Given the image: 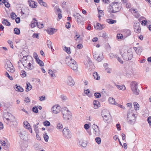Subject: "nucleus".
I'll return each mask as SVG.
<instances>
[{
  "mask_svg": "<svg viewBox=\"0 0 151 151\" xmlns=\"http://www.w3.org/2000/svg\"><path fill=\"white\" fill-rule=\"evenodd\" d=\"M32 58L29 56H23L22 59V63L27 70H31L33 69L34 66L32 64Z\"/></svg>",
  "mask_w": 151,
  "mask_h": 151,
  "instance_id": "1",
  "label": "nucleus"
},
{
  "mask_svg": "<svg viewBox=\"0 0 151 151\" xmlns=\"http://www.w3.org/2000/svg\"><path fill=\"white\" fill-rule=\"evenodd\" d=\"M4 122L8 124H10L11 127H13L17 124V122L14 116L9 113H5L3 116Z\"/></svg>",
  "mask_w": 151,
  "mask_h": 151,
  "instance_id": "2",
  "label": "nucleus"
},
{
  "mask_svg": "<svg viewBox=\"0 0 151 151\" xmlns=\"http://www.w3.org/2000/svg\"><path fill=\"white\" fill-rule=\"evenodd\" d=\"M133 111L129 110L127 114V120L128 123L130 124H133L135 122L136 117Z\"/></svg>",
  "mask_w": 151,
  "mask_h": 151,
  "instance_id": "3",
  "label": "nucleus"
},
{
  "mask_svg": "<svg viewBox=\"0 0 151 151\" xmlns=\"http://www.w3.org/2000/svg\"><path fill=\"white\" fill-rule=\"evenodd\" d=\"M68 62L67 64L71 69L75 71H78V65L76 61L71 58H69L67 57V62Z\"/></svg>",
  "mask_w": 151,
  "mask_h": 151,
  "instance_id": "4",
  "label": "nucleus"
},
{
  "mask_svg": "<svg viewBox=\"0 0 151 151\" xmlns=\"http://www.w3.org/2000/svg\"><path fill=\"white\" fill-rule=\"evenodd\" d=\"M101 115L104 120L107 123H110L111 121V119L109 113L107 110H103L101 113Z\"/></svg>",
  "mask_w": 151,
  "mask_h": 151,
  "instance_id": "5",
  "label": "nucleus"
},
{
  "mask_svg": "<svg viewBox=\"0 0 151 151\" xmlns=\"http://www.w3.org/2000/svg\"><path fill=\"white\" fill-rule=\"evenodd\" d=\"M130 86L133 94L136 95H138L140 91L138 88L137 83L135 81H132L130 83Z\"/></svg>",
  "mask_w": 151,
  "mask_h": 151,
  "instance_id": "6",
  "label": "nucleus"
},
{
  "mask_svg": "<svg viewBox=\"0 0 151 151\" xmlns=\"http://www.w3.org/2000/svg\"><path fill=\"white\" fill-rule=\"evenodd\" d=\"M121 4L118 3L117 2H114L111 4V9L112 10H111V13H115L118 12L121 8Z\"/></svg>",
  "mask_w": 151,
  "mask_h": 151,
  "instance_id": "7",
  "label": "nucleus"
},
{
  "mask_svg": "<svg viewBox=\"0 0 151 151\" xmlns=\"http://www.w3.org/2000/svg\"><path fill=\"white\" fill-rule=\"evenodd\" d=\"M120 53L124 59L126 60H131L133 57V53L130 50H128L127 52H124L122 54L121 52Z\"/></svg>",
  "mask_w": 151,
  "mask_h": 151,
  "instance_id": "8",
  "label": "nucleus"
},
{
  "mask_svg": "<svg viewBox=\"0 0 151 151\" xmlns=\"http://www.w3.org/2000/svg\"><path fill=\"white\" fill-rule=\"evenodd\" d=\"M4 67L7 70L11 73L15 71V69L9 60H7L6 61Z\"/></svg>",
  "mask_w": 151,
  "mask_h": 151,
  "instance_id": "9",
  "label": "nucleus"
},
{
  "mask_svg": "<svg viewBox=\"0 0 151 151\" xmlns=\"http://www.w3.org/2000/svg\"><path fill=\"white\" fill-rule=\"evenodd\" d=\"M61 108L59 105L56 104L54 105L51 108L52 111L55 114H58L60 112Z\"/></svg>",
  "mask_w": 151,
  "mask_h": 151,
  "instance_id": "10",
  "label": "nucleus"
},
{
  "mask_svg": "<svg viewBox=\"0 0 151 151\" xmlns=\"http://www.w3.org/2000/svg\"><path fill=\"white\" fill-rule=\"evenodd\" d=\"M67 83L68 85L71 86H73L75 83L74 81L71 76H69L68 77Z\"/></svg>",
  "mask_w": 151,
  "mask_h": 151,
  "instance_id": "11",
  "label": "nucleus"
},
{
  "mask_svg": "<svg viewBox=\"0 0 151 151\" xmlns=\"http://www.w3.org/2000/svg\"><path fill=\"white\" fill-rule=\"evenodd\" d=\"M17 132L18 134L21 139L23 140L25 139V137L26 136L25 135L26 134V132L18 130L17 131Z\"/></svg>",
  "mask_w": 151,
  "mask_h": 151,
  "instance_id": "12",
  "label": "nucleus"
},
{
  "mask_svg": "<svg viewBox=\"0 0 151 151\" xmlns=\"http://www.w3.org/2000/svg\"><path fill=\"white\" fill-rule=\"evenodd\" d=\"M73 16L75 17V19L78 23L82 21V18L79 14L77 13L75 14H74Z\"/></svg>",
  "mask_w": 151,
  "mask_h": 151,
  "instance_id": "13",
  "label": "nucleus"
},
{
  "mask_svg": "<svg viewBox=\"0 0 151 151\" xmlns=\"http://www.w3.org/2000/svg\"><path fill=\"white\" fill-rule=\"evenodd\" d=\"M72 119V112L68 110H67V120L71 121Z\"/></svg>",
  "mask_w": 151,
  "mask_h": 151,
  "instance_id": "14",
  "label": "nucleus"
},
{
  "mask_svg": "<svg viewBox=\"0 0 151 151\" xmlns=\"http://www.w3.org/2000/svg\"><path fill=\"white\" fill-rule=\"evenodd\" d=\"M29 6L32 8H36L37 6V3L34 1H29Z\"/></svg>",
  "mask_w": 151,
  "mask_h": 151,
  "instance_id": "15",
  "label": "nucleus"
},
{
  "mask_svg": "<svg viewBox=\"0 0 151 151\" xmlns=\"http://www.w3.org/2000/svg\"><path fill=\"white\" fill-rule=\"evenodd\" d=\"M56 31L57 30L56 29L51 28H48L47 30V33L50 35L53 34L54 33L56 32Z\"/></svg>",
  "mask_w": 151,
  "mask_h": 151,
  "instance_id": "16",
  "label": "nucleus"
},
{
  "mask_svg": "<svg viewBox=\"0 0 151 151\" xmlns=\"http://www.w3.org/2000/svg\"><path fill=\"white\" fill-rule=\"evenodd\" d=\"M109 101L110 104H114L115 105H118L119 104L115 102V99L112 97L109 98Z\"/></svg>",
  "mask_w": 151,
  "mask_h": 151,
  "instance_id": "17",
  "label": "nucleus"
},
{
  "mask_svg": "<svg viewBox=\"0 0 151 151\" xmlns=\"http://www.w3.org/2000/svg\"><path fill=\"white\" fill-rule=\"evenodd\" d=\"M123 32L124 35V36L125 37L130 35L131 34V32L129 29H124Z\"/></svg>",
  "mask_w": 151,
  "mask_h": 151,
  "instance_id": "18",
  "label": "nucleus"
},
{
  "mask_svg": "<svg viewBox=\"0 0 151 151\" xmlns=\"http://www.w3.org/2000/svg\"><path fill=\"white\" fill-rule=\"evenodd\" d=\"M38 23L36 19L35 18H34L32 21L31 22V27L32 28H34L36 27V26H37Z\"/></svg>",
  "mask_w": 151,
  "mask_h": 151,
  "instance_id": "19",
  "label": "nucleus"
},
{
  "mask_svg": "<svg viewBox=\"0 0 151 151\" xmlns=\"http://www.w3.org/2000/svg\"><path fill=\"white\" fill-rule=\"evenodd\" d=\"M26 92H28L32 89V86L30 83L28 82H26Z\"/></svg>",
  "mask_w": 151,
  "mask_h": 151,
  "instance_id": "20",
  "label": "nucleus"
},
{
  "mask_svg": "<svg viewBox=\"0 0 151 151\" xmlns=\"http://www.w3.org/2000/svg\"><path fill=\"white\" fill-rule=\"evenodd\" d=\"M36 60L37 63H38L40 66H42L44 65L43 62L41 60H40L38 57H36Z\"/></svg>",
  "mask_w": 151,
  "mask_h": 151,
  "instance_id": "21",
  "label": "nucleus"
},
{
  "mask_svg": "<svg viewBox=\"0 0 151 151\" xmlns=\"http://www.w3.org/2000/svg\"><path fill=\"white\" fill-rule=\"evenodd\" d=\"M55 70H54L53 71L51 70H48V73L53 78H54L55 77Z\"/></svg>",
  "mask_w": 151,
  "mask_h": 151,
  "instance_id": "22",
  "label": "nucleus"
},
{
  "mask_svg": "<svg viewBox=\"0 0 151 151\" xmlns=\"http://www.w3.org/2000/svg\"><path fill=\"white\" fill-rule=\"evenodd\" d=\"M65 108V107L63 108L61 110L62 115L64 119H65L66 116V110Z\"/></svg>",
  "mask_w": 151,
  "mask_h": 151,
  "instance_id": "23",
  "label": "nucleus"
},
{
  "mask_svg": "<svg viewBox=\"0 0 151 151\" xmlns=\"http://www.w3.org/2000/svg\"><path fill=\"white\" fill-rule=\"evenodd\" d=\"M117 88L120 90L124 91L126 89V87L124 85H116Z\"/></svg>",
  "mask_w": 151,
  "mask_h": 151,
  "instance_id": "24",
  "label": "nucleus"
},
{
  "mask_svg": "<svg viewBox=\"0 0 151 151\" xmlns=\"http://www.w3.org/2000/svg\"><path fill=\"white\" fill-rule=\"evenodd\" d=\"M99 102L98 101L95 100L93 102V104L94 105V107L95 109L98 108V107H99Z\"/></svg>",
  "mask_w": 151,
  "mask_h": 151,
  "instance_id": "25",
  "label": "nucleus"
},
{
  "mask_svg": "<svg viewBox=\"0 0 151 151\" xmlns=\"http://www.w3.org/2000/svg\"><path fill=\"white\" fill-rule=\"evenodd\" d=\"M134 48L137 54L139 55H140L142 52V49L139 47H134Z\"/></svg>",
  "mask_w": 151,
  "mask_h": 151,
  "instance_id": "26",
  "label": "nucleus"
},
{
  "mask_svg": "<svg viewBox=\"0 0 151 151\" xmlns=\"http://www.w3.org/2000/svg\"><path fill=\"white\" fill-rule=\"evenodd\" d=\"M94 78L96 80H99L100 79V77L98 73L96 72H94L93 74Z\"/></svg>",
  "mask_w": 151,
  "mask_h": 151,
  "instance_id": "27",
  "label": "nucleus"
},
{
  "mask_svg": "<svg viewBox=\"0 0 151 151\" xmlns=\"http://www.w3.org/2000/svg\"><path fill=\"white\" fill-rule=\"evenodd\" d=\"M94 27L96 29L98 30H101L102 29V27H101V24L99 23H96V24L94 25Z\"/></svg>",
  "mask_w": 151,
  "mask_h": 151,
  "instance_id": "28",
  "label": "nucleus"
},
{
  "mask_svg": "<svg viewBox=\"0 0 151 151\" xmlns=\"http://www.w3.org/2000/svg\"><path fill=\"white\" fill-rule=\"evenodd\" d=\"M61 11L59 8H58L57 10V14H58V17L59 19H61L62 17V15L61 14Z\"/></svg>",
  "mask_w": 151,
  "mask_h": 151,
  "instance_id": "29",
  "label": "nucleus"
},
{
  "mask_svg": "<svg viewBox=\"0 0 151 151\" xmlns=\"http://www.w3.org/2000/svg\"><path fill=\"white\" fill-rule=\"evenodd\" d=\"M24 127L27 129H29L30 127L29 123L27 121H25L23 122Z\"/></svg>",
  "mask_w": 151,
  "mask_h": 151,
  "instance_id": "30",
  "label": "nucleus"
},
{
  "mask_svg": "<svg viewBox=\"0 0 151 151\" xmlns=\"http://www.w3.org/2000/svg\"><path fill=\"white\" fill-rule=\"evenodd\" d=\"M72 137L71 133L69 130L67 129V138L70 139Z\"/></svg>",
  "mask_w": 151,
  "mask_h": 151,
  "instance_id": "31",
  "label": "nucleus"
},
{
  "mask_svg": "<svg viewBox=\"0 0 151 151\" xmlns=\"http://www.w3.org/2000/svg\"><path fill=\"white\" fill-rule=\"evenodd\" d=\"M78 143L80 145H81L83 147H86V143L85 142H83L82 140H81V141H79L78 142Z\"/></svg>",
  "mask_w": 151,
  "mask_h": 151,
  "instance_id": "32",
  "label": "nucleus"
},
{
  "mask_svg": "<svg viewBox=\"0 0 151 151\" xmlns=\"http://www.w3.org/2000/svg\"><path fill=\"white\" fill-rule=\"evenodd\" d=\"M15 87V90L17 91H19L21 92H22L24 90L23 88L19 86H17L16 85Z\"/></svg>",
  "mask_w": 151,
  "mask_h": 151,
  "instance_id": "33",
  "label": "nucleus"
},
{
  "mask_svg": "<svg viewBox=\"0 0 151 151\" xmlns=\"http://www.w3.org/2000/svg\"><path fill=\"white\" fill-rule=\"evenodd\" d=\"M2 23L4 25L8 26H10L11 25L10 23L6 19H4Z\"/></svg>",
  "mask_w": 151,
  "mask_h": 151,
  "instance_id": "34",
  "label": "nucleus"
},
{
  "mask_svg": "<svg viewBox=\"0 0 151 151\" xmlns=\"http://www.w3.org/2000/svg\"><path fill=\"white\" fill-rule=\"evenodd\" d=\"M134 31L137 33H139L141 31V28L140 27H134Z\"/></svg>",
  "mask_w": 151,
  "mask_h": 151,
  "instance_id": "35",
  "label": "nucleus"
},
{
  "mask_svg": "<svg viewBox=\"0 0 151 151\" xmlns=\"http://www.w3.org/2000/svg\"><path fill=\"white\" fill-rule=\"evenodd\" d=\"M47 44L48 47L49 48H51L52 50H54V49H52L53 48L52 45V43L50 41L48 40L47 41Z\"/></svg>",
  "mask_w": 151,
  "mask_h": 151,
  "instance_id": "36",
  "label": "nucleus"
},
{
  "mask_svg": "<svg viewBox=\"0 0 151 151\" xmlns=\"http://www.w3.org/2000/svg\"><path fill=\"white\" fill-rule=\"evenodd\" d=\"M134 109L135 110H137L139 109V105L136 102H134Z\"/></svg>",
  "mask_w": 151,
  "mask_h": 151,
  "instance_id": "37",
  "label": "nucleus"
},
{
  "mask_svg": "<svg viewBox=\"0 0 151 151\" xmlns=\"http://www.w3.org/2000/svg\"><path fill=\"white\" fill-rule=\"evenodd\" d=\"M3 4H4L5 6L7 7H9L10 6V4L7 1H3Z\"/></svg>",
  "mask_w": 151,
  "mask_h": 151,
  "instance_id": "38",
  "label": "nucleus"
},
{
  "mask_svg": "<svg viewBox=\"0 0 151 151\" xmlns=\"http://www.w3.org/2000/svg\"><path fill=\"white\" fill-rule=\"evenodd\" d=\"M109 55L111 58H116L117 57V55L116 54H114V53H110L109 54Z\"/></svg>",
  "mask_w": 151,
  "mask_h": 151,
  "instance_id": "39",
  "label": "nucleus"
},
{
  "mask_svg": "<svg viewBox=\"0 0 151 151\" xmlns=\"http://www.w3.org/2000/svg\"><path fill=\"white\" fill-rule=\"evenodd\" d=\"M14 33L17 35H19L20 33L19 29L17 28H15L14 29Z\"/></svg>",
  "mask_w": 151,
  "mask_h": 151,
  "instance_id": "40",
  "label": "nucleus"
},
{
  "mask_svg": "<svg viewBox=\"0 0 151 151\" xmlns=\"http://www.w3.org/2000/svg\"><path fill=\"white\" fill-rule=\"evenodd\" d=\"M39 3L41 5L45 7H47V4L45 2H44L43 1H39Z\"/></svg>",
  "mask_w": 151,
  "mask_h": 151,
  "instance_id": "41",
  "label": "nucleus"
},
{
  "mask_svg": "<svg viewBox=\"0 0 151 151\" xmlns=\"http://www.w3.org/2000/svg\"><path fill=\"white\" fill-rule=\"evenodd\" d=\"M21 76L22 77L24 78L26 76V73L24 70H22L21 71L20 74Z\"/></svg>",
  "mask_w": 151,
  "mask_h": 151,
  "instance_id": "42",
  "label": "nucleus"
},
{
  "mask_svg": "<svg viewBox=\"0 0 151 151\" xmlns=\"http://www.w3.org/2000/svg\"><path fill=\"white\" fill-rule=\"evenodd\" d=\"M94 134H99L100 131L99 128V127L96 128L95 129H93Z\"/></svg>",
  "mask_w": 151,
  "mask_h": 151,
  "instance_id": "43",
  "label": "nucleus"
},
{
  "mask_svg": "<svg viewBox=\"0 0 151 151\" xmlns=\"http://www.w3.org/2000/svg\"><path fill=\"white\" fill-rule=\"evenodd\" d=\"M99 55L97 51H94L93 52V55L95 59L97 58V57H98Z\"/></svg>",
  "mask_w": 151,
  "mask_h": 151,
  "instance_id": "44",
  "label": "nucleus"
},
{
  "mask_svg": "<svg viewBox=\"0 0 151 151\" xmlns=\"http://www.w3.org/2000/svg\"><path fill=\"white\" fill-rule=\"evenodd\" d=\"M103 55L101 54V56H99V58H97L95 59L98 62H100L103 59Z\"/></svg>",
  "mask_w": 151,
  "mask_h": 151,
  "instance_id": "45",
  "label": "nucleus"
},
{
  "mask_svg": "<svg viewBox=\"0 0 151 151\" xmlns=\"http://www.w3.org/2000/svg\"><path fill=\"white\" fill-rule=\"evenodd\" d=\"M94 95L95 97L97 98H100L101 96V93L99 92H96L95 93Z\"/></svg>",
  "mask_w": 151,
  "mask_h": 151,
  "instance_id": "46",
  "label": "nucleus"
},
{
  "mask_svg": "<svg viewBox=\"0 0 151 151\" xmlns=\"http://www.w3.org/2000/svg\"><path fill=\"white\" fill-rule=\"evenodd\" d=\"M33 127L34 130H35L36 133H38L39 130L38 127L37 126V125H36V124H34L33 126Z\"/></svg>",
  "mask_w": 151,
  "mask_h": 151,
  "instance_id": "47",
  "label": "nucleus"
},
{
  "mask_svg": "<svg viewBox=\"0 0 151 151\" xmlns=\"http://www.w3.org/2000/svg\"><path fill=\"white\" fill-rule=\"evenodd\" d=\"M107 22L110 24H113L114 22H116V21L115 20H113L112 19H109L107 20Z\"/></svg>",
  "mask_w": 151,
  "mask_h": 151,
  "instance_id": "48",
  "label": "nucleus"
},
{
  "mask_svg": "<svg viewBox=\"0 0 151 151\" xmlns=\"http://www.w3.org/2000/svg\"><path fill=\"white\" fill-rule=\"evenodd\" d=\"M43 124L45 126H48L50 125V122L48 121H45L43 122Z\"/></svg>",
  "mask_w": 151,
  "mask_h": 151,
  "instance_id": "49",
  "label": "nucleus"
},
{
  "mask_svg": "<svg viewBox=\"0 0 151 151\" xmlns=\"http://www.w3.org/2000/svg\"><path fill=\"white\" fill-rule=\"evenodd\" d=\"M44 138L46 142H47L48 141L49 137L47 134H45L44 135Z\"/></svg>",
  "mask_w": 151,
  "mask_h": 151,
  "instance_id": "50",
  "label": "nucleus"
},
{
  "mask_svg": "<svg viewBox=\"0 0 151 151\" xmlns=\"http://www.w3.org/2000/svg\"><path fill=\"white\" fill-rule=\"evenodd\" d=\"M95 140L96 142L99 144H100L101 143V139L99 137H97L96 138Z\"/></svg>",
  "mask_w": 151,
  "mask_h": 151,
  "instance_id": "51",
  "label": "nucleus"
},
{
  "mask_svg": "<svg viewBox=\"0 0 151 151\" xmlns=\"http://www.w3.org/2000/svg\"><path fill=\"white\" fill-rule=\"evenodd\" d=\"M33 38H36L37 39H39V34L38 33H34L32 36Z\"/></svg>",
  "mask_w": 151,
  "mask_h": 151,
  "instance_id": "52",
  "label": "nucleus"
},
{
  "mask_svg": "<svg viewBox=\"0 0 151 151\" xmlns=\"http://www.w3.org/2000/svg\"><path fill=\"white\" fill-rule=\"evenodd\" d=\"M4 146V149L6 150H7L10 147V144L9 143H7L6 145H5V146Z\"/></svg>",
  "mask_w": 151,
  "mask_h": 151,
  "instance_id": "53",
  "label": "nucleus"
},
{
  "mask_svg": "<svg viewBox=\"0 0 151 151\" xmlns=\"http://www.w3.org/2000/svg\"><path fill=\"white\" fill-rule=\"evenodd\" d=\"M5 76H6L8 77L10 80H12L13 78L11 76H10L8 73H6L5 74Z\"/></svg>",
  "mask_w": 151,
  "mask_h": 151,
  "instance_id": "54",
  "label": "nucleus"
},
{
  "mask_svg": "<svg viewBox=\"0 0 151 151\" xmlns=\"http://www.w3.org/2000/svg\"><path fill=\"white\" fill-rule=\"evenodd\" d=\"M32 111L35 113H38V110L36 106L32 108Z\"/></svg>",
  "mask_w": 151,
  "mask_h": 151,
  "instance_id": "55",
  "label": "nucleus"
},
{
  "mask_svg": "<svg viewBox=\"0 0 151 151\" xmlns=\"http://www.w3.org/2000/svg\"><path fill=\"white\" fill-rule=\"evenodd\" d=\"M123 36L122 34H118L117 35V38L118 39H122L123 38Z\"/></svg>",
  "mask_w": 151,
  "mask_h": 151,
  "instance_id": "56",
  "label": "nucleus"
},
{
  "mask_svg": "<svg viewBox=\"0 0 151 151\" xmlns=\"http://www.w3.org/2000/svg\"><path fill=\"white\" fill-rule=\"evenodd\" d=\"M57 128L59 129H61L63 128V125L60 123H59L57 125Z\"/></svg>",
  "mask_w": 151,
  "mask_h": 151,
  "instance_id": "57",
  "label": "nucleus"
},
{
  "mask_svg": "<svg viewBox=\"0 0 151 151\" xmlns=\"http://www.w3.org/2000/svg\"><path fill=\"white\" fill-rule=\"evenodd\" d=\"M37 27L39 28H42L43 27V24L42 23H38L37 25Z\"/></svg>",
  "mask_w": 151,
  "mask_h": 151,
  "instance_id": "58",
  "label": "nucleus"
},
{
  "mask_svg": "<svg viewBox=\"0 0 151 151\" xmlns=\"http://www.w3.org/2000/svg\"><path fill=\"white\" fill-rule=\"evenodd\" d=\"M8 42L10 45L11 47L13 48V42L9 40L8 41Z\"/></svg>",
  "mask_w": 151,
  "mask_h": 151,
  "instance_id": "59",
  "label": "nucleus"
},
{
  "mask_svg": "<svg viewBox=\"0 0 151 151\" xmlns=\"http://www.w3.org/2000/svg\"><path fill=\"white\" fill-rule=\"evenodd\" d=\"M0 142L1 145L3 146H4L5 145H6V144L7 143L4 140H1L0 141Z\"/></svg>",
  "mask_w": 151,
  "mask_h": 151,
  "instance_id": "60",
  "label": "nucleus"
},
{
  "mask_svg": "<svg viewBox=\"0 0 151 151\" xmlns=\"http://www.w3.org/2000/svg\"><path fill=\"white\" fill-rule=\"evenodd\" d=\"M116 58L117 59L118 61L119 62L121 63L122 64L123 63V61L120 58H119L118 55Z\"/></svg>",
  "mask_w": 151,
  "mask_h": 151,
  "instance_id": "61",
  "label": "nucleus"
},
{
  "mask_svg": "<svg viewBox=\"0 0 151 151\" xmlns=\"http://www.w3.org/2000/svg\"><path fill=\"white\" fill-rule=\"evenodd\" d=\"M45 96H42L39 97V100L40 101H43V100H45Z\"/></svg>",
  "mask_w": 151,
  "mask_h": 151,
  "instance_id": "62",
  "label": "nucleus"
},
{
  "mask_svg": "<svg viewBox=\"0 0 151 151\" xmlns=\"http://www.w3.org/2000/svg\"><path fill=\"white\" fill-rule=\"evenodd\" d=\"M84 127L87 130L90 128V126L88 124H86L84 125Z\"/></svg>",
  "mask_w": 151,
  "mask_h": 151,
  "instance_id": "63",
  "label": "nucleus"
},
{
  "mask_svg": "<svg viewBox=\"0 0 151 151\" xmlns=\"http://www.w3.org/2000/svg\"><path fill=\"white\" fill-rule=\"evenodd\" d=\"M11 17L13 19H14L16 18V14L13 13H12L11 14Z\"/></svg>",
  "mask_w": 151,
  "mask_h": 151,
  "instance_id": "64",
  "label": "nucleus"
}]
</instances>
